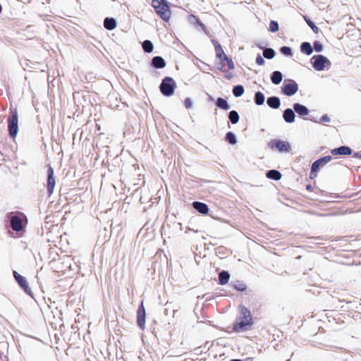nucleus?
Here are the masks:
<instances>
[{"mask_svg": "<svg viewBox=\"0 0 361 361\" xmlns=\"http://www.w3.org/2000/svg\"><path fill=\"white\" fill-rule=\"evenodd\" d=\"M152 6L156 13L165 22H169L171 17V11L166 0H152Z\"/></svg>", "mask_w": 361, "mask_h": 361, "instance_id": "f257e3e1", "label": "nucleus"}, {"mask_svg": "<svg viewBox=\"0 0 361 361\" xmlns=\"http://www.w3.org/2000/svg\"><path fill=\"white\" fill-rule=\"evenodd\" d=\"M18 116L16 109H11L10 116L8 118V128L9 135L12 138H15L18 131Z\"/></svg>", "mask_w": 361, "mask_h": 361, "instance_id": "f03ea898", "label": "nucleus"}, {"mask_svg": "<svg viewBox=\"0 0 361 361\" xmlns=\"http://www.w3.org/2000/svg\"><path fill=\"white\" fill-rule=\"evenodd\" d=\"M160 91L161 94L166 97H170L174 94L176 88L175 80L171 77H165L160 85Z\"/></svg>", "mask_w": 361, "mask_h": 361, "instance_id": "7ed1b4c3", "label": "nucleus"}, {"mask_svg": "<svg viewBox=\"0 0 361 361\" xmlns=\"http://www.w3.org/2000/svg\"><path fill=\"white\" fill-rule=\"evenodd\" d=\"M311 63L313 68L318 71L324 70L325 68L329 69L331 66V61L323 55H315L312 57Z\"/></svg>", "mask_w": 361, "mask_h": 361, "instance_id": "20e7f679", "label": "nucleus"}, {"mask_svg": "<svg viewBox=\"0 0 361 361\" xmlns=\"http://www.w3.org/2000/svg\"><path fill=\"white\" fill-rule=\"evenodd\" d=\"M331 159V156H326L315 161L312 165L310 178L312 179L316 178L317 173L319 169L324 166Z\"/></svg>", "mask_w": 361, "mask_h": 361, "instance_id": "39448f33", "label": "nucleus"}, {"mask_svg": "<svg viewBox=\"0 0 361 361\" xmlns=\"http://www.w3.org/2000/svg\"><path fill=\"white\" fill-rule=\"evenodd\" d=\"M25 216L20 213V215H12L10 217L11 227L14 231L19 232L24 229L23 220Z\"/></svg>", "mask_w": 361, "mask_h": 361, "instance_id": "423d86ee", "label": "nucleus"}, {"mask_svg": "<svg viewBox=\"0 0 361 361\" xmlns=\"http://www.w3.org/2000/svg\"><path fill=\"white\" fill-rule=\"evenodd\" d=\"M271 149H276L280 152H288L290 150V145L286 141L281 140H273L269 143Z\"/></svg>", "mask_w": 361, "mask_h": 361, "instance_id": "0eeeda50", "label": "nucleus"}, {"mask_svg": "<svg viewBox=\"0 0 361 361\" xmlns=\"http://www.w3.org/2000/svg\"><path fill=\"white\" fill-rule=\"evenodd\" d=\"M56 180L54 178V171L53 168L49 165L47 169V188L49 196H51L54 192Z\"/></svg>", "mask_w": 361, "mask_h": 361, "instance_id": "6e6552de", "label": "nucleus"}, {"mask_svg": "<svg viewBox=\"0 0 361 361\" xmlns=\"http://www.w3.org/2000/svg\"><path fill=\"white\" fill-rule=\"evenodd\" d=\"M252 324V319H246L240 317L237 319L233 324V330L235 331L240 332L246 331L249 326Z\"/></svg>", "mask_w": 361, "mask_h": 361, "instance_id": "1a4fd4ad", "label": "nucleus"}, {"mask_svg": "<svg viewBox=\"0 0 361 361\" xmlns=\"http://www.w3.org/2000/svg\"><path fill=\"white\" fill-rule=\"evenodd\" d=\"M145 318H146V312L144 307L143 301L139 305L137 311V323L138 326L144 330L145 328Z\"/></svg>", "mask_w": 361, "mask_h": 361, "instance_id": "9d476101", "label": "nucleus"}, {"mask_svg": "<svg viewBox=\"0 0 361 361\" xmlns=\"http://www.w3.org/2000/svg\"><path fill=\"white\" fill-rule=\"evenodd\" d=\"M281 90L284 94L292 96L298 92V85L294 80H290L288 83L283 85Z\"/></svg>", "mask_w": 361, "mask_h": 361, "instance_id": "9b49d317", "label": "nucleus"}, {"mask_svg": "<svg viewBox=\"0 0 361 361\" xmlns=\"http://www.w3.org/2000/svg\"><path fill=\"white\" fill-rule=\"evenodd\" d=\"M219 59V63L218 69L221 71H226V67L228 70L234 68V63L231 58H228L226 55L218 58Z\"/></svg>", "mask_w": 361, "mask_h": 361, "instance_id": "f8f14e48", "label": "nucleus"}, {"mask_svg": "<svg viewBox=\"0 0 361 361\" xmlns=\"http://www.w3.org/2000/svg\"><path fill=\"white\" fill-rule=\"evenodd\" d=\"M13 276L16 281L18 282V283L19 284V286L24 290V291L26 293L31 295L32 290L28 286L26 279L24 276L19 274L16 271H13Z\"/></svg>", "mask_w": 361, "mask_h": 361, "instance_id": "ddd939ff", "label": "nucleus"}, {"mask_svg": "<svg viewBox=\"0 0 361 361\" xmlns=\"http://www.w3.org/2000/svg\"><path fill=\"white\" fill-rule=\"evenodd\" d=\"M331 153L334 155H350L352 153V149L347 146H341L338 148H335L331 151Z\"/></svg>", "mask_w": 361, "mask_h": 361, "instance_id": "4468645a", "label": "nucleus"}, {"mask_svg": "<svg viewBox=\"0 0 361 361\" xmlns=\"http://www.w3.org/2000/svg\"><path fill=\"white\" fill-rule=\"evenodd\" d=\"M192 207L198 211L200 213L202 214H207L209 212L208 206L203 202H194L192 203Z\"/></svg>", "mask_w": 361, "mask_h": 361, "instance_id": "2eb2a0df", "label": "nucleus"}, {"mask_svg": "<svg viewBox=\"0 0 361 361\" xmlns=\"http://www.w3.org/2000/svg\"><path fill=\"white\" fill-rule=\"evenodd\" d=\"M293 109L298 114L302 116H307L309 114L308 109L298 103L294 104Z\"/></svg>", "mask_w": 361, "mask_h": 361, "instance_id": "dca6fc26", "label": "nucleus"}, {"mask_svg": "<svg viewBox=\"0 0 361 361\" xmlns=\"http://www.w3.org/2000/svg\"><path fill=\"white\" fill-rule=\"evenodd\" d=\"M152 65L156 68H163L166 66V62L162 57L154 56L152 60Z\"/></svg>", "mask_w": 361, "mask_h": 361, "instance_id": "f3484780", "label": "nucleus"}, {"mask_svg": "<svg viewBox=\"0 0 361 361\" xmlns=\"http://www.w3.org/2000/svg\"><path fill=\"white\" fill-rule=\"evenodd\" d=\"M283 117L287 123H293L295 115L291 109H287L283 111Z\"/></svg>", "mask_w": 361, "mask_h": 361, "instance_id": "a211bd4d", "label": "nucleus"}, {"mask_svg": "<svg viewBox=\"0 0 361 361\" xmlns=\"http://www.w3.org/2000/svg\"><path fill=\"white\" fill-rule=\"evenodd\" d=\"M104 26L108 30H112L116 27V21L113 18H106L104 21Z\"/></svg>", "mask_w": 361, "mask_h": 361, "instance_id": "6ab92c4d", "label": "nucleus"}, {"mask_svg": "<svg viewBox=\"0 0 361 361\" xmlns=\"http://www.w3.org/2000/svg\"><path fill=\"white\" fill-rule=\"evenodd\" d=\"M267 104L272 109H278L280 106L281 102L277 97H271L267 99Z\"/></svg>", "mask_w": 361, "mask_h": 361, "instance_id": "aec40b11", "label": "nucleus"}, {"mask_svg": "<svg viewBox=\"0 0 361 361\" xmlns=\"http://www.w3.org/2000/svg\"><path fill=\"white\" fill-rule=\"evenodd\" d=\"M283 75L280 71H274L271 76V82L275 85H279L281 83Z\"/></svg>", "mask_w": 361, "mask_h": 361, "instance_id": "412c9836", "label": "nucleus"}, {"mask_svg": "<svg viewBox=\"0 0 361 361\" xmlns=\"http://www.w3.org/2000/svg\"><path fill=\"white\" fill-rule=\"evenodd\" d=\"M230 278L229 274L226 271H222L219 274V283L221 285H225L228 282Z\"/></svg>", "mask_w": 361, "mask_h": 361, "instance_id": "4be33fe9", "label": "nucleus"}, {"mask_svg": "<svg viewBox=\"0 0 361 361\" xmlns=\"http://www.w3.org/2000/svg\"><path fill=\"white\" fill-rule=\"evenodd\" d=\"M267 177L270 179L279 180L281 178V173L277 170H270L267 173Z\"/></svg>", "mask_w": 361, "mask_h": 361, "instance_id": "5701e85b", "label": "nucleus"}, {"mask_svg": "<svg viewBox=\"0 0 361 361\" xmlns=\"http://www.w3.org/2000/svg\"><path fill=\"white\" fill-rule=\"evenodd\" d=\"M300 50L302 53L306 54L307 55H310L313 51L312 46L309 42L302 43Z\"/></svg>", "mask_w": 361, "mask_h": 361, "instance_id": "b1692460", "label": "nucleus"}, {"mask_svg": "<svg viewBox=\"0 0 361 361\" xmlns=\"http://www.w3.org/2000/svg\"><path fill=\"white\" fill-rule=\"evenodd\" d=\"M240 314L244 319H252L250 311L245 306H240Z\"/></svg>", "mask_w": 361, "mask_h": 361, "instance_id": "393cba45", "label": "nucleus"}, {"mask_svg": "<svg viewBox=\"0 0 361 361\" xmlns=\"http://www.w3.org/2000/svg\"><path fill=\"white\" fill-rule=\"evenodd\" d=\"M216 105H217L218 107H219V108H221L222 109H224V110H228V109H230L229 104H228L226 100H225L223 98H218L217 99Z\"/></svg>", "mask_w": 361, "mask_h": 361, "instance_id": "a878e982", "label": "nucleus"}, {"mask_svg": "<svg viewBox=\"0 0 361 361\" xmlns=\"http://www.w3.org/2000/svg\"><path fill=\"white\" fill-rule=\"evenodd\" d=\"M255 102L257 105H262L264 102V96L261 92H257L255 95Z\"/></svg>", "mask_w": 361, "mask_h": 361, "instance_id": "bb28decb", "label": "nucleus"}, {"mask_svg": "<svg viewBox=\"0 0 361 361\" xmlns=\"http://www.w3.org/2000/svg\"><path fill=\"white\" fill-rule=\"evenodd\" d=\"M228 118H229L230 121L233 124L237 123L239 121V115H238V112L235 111H230L229 114H228Z\"/></svg>", "mask_w": 361, "mask_h": 361, "instance_id": "cd10ccee", "label": "nucleus"}, {"mask_svg": "<svg viewBox=\"0 0 361 361\" xmlns=\"http://www.w3.org/2000/svg\"><path fill=\"white\" fill-rule=\"evenodd\" d=\"M142 48L147 53H150L153 50V44L151 41L145 40L142 43Z\"/></svg>", "mask_w": 361, "mask_h": 361, "instance_id": "c85d7f7f", "label": "nucleus"}, {"mask_svg": "<svg viewBox=\"0 0 361 361\" xmlns=\"http://www.w3.org/2000/svg\"><path fill=\"white\" fill-rule=\"evenodd\" d=\"M263 56H264V57H265L267 59H271L275 56V51L274 49H272L271 48H266L263 51Z\"/></svg>", "mask_w": 361, "mask_h": 361, "instance_id": "c756f323", "label": "nucleus"}, {"mask_svg": "<svg viewBox=\"0 0 361 361\" xmlns=\"http://www.w3.org/2000/svg\"><path fill=\"white\" fill-rule=\"evenodd\" d=\"M233 93L235 97H240L244 93V87L242 85L235 86L233 89Z\"/></svg>", "mask_w": 361, "mask_h": 361, "instance_id": "7c9ffc66", "label": "nucleus"}, {"mask_svg": "<svg viewBox=\"0 0 361 361\" xmlns=\"http://www.w3.org/2000/svg\"><path fill=\"white\" fill-rule=\"evenodd\" d=\"M214 47H215L216 56L217 58H219V57H221V56L226 55L221 46L218 42H216L214 44Z\"/></svg>", "mask_w": 361, "mask_h": 361, "instance_id": "2f4dec72", "label": "nucleus"}, {"mask_svg": "<svg viewBox=\"0 0 361 361\" xmlns=\"http://www.w3.org/2000/svg\"><path fill=\"white\" fill-rule=\"evenodd\" d=\"M233 286L235 290L241 292L245 291L247 289V286L240 281H236L233 284Z\"/></svg>", "mask_w": 361, "mask_h": 361, "instance_id": "473e14b6", "label": "nucleus"}, {"mask_svg": "<svg viewBox=\"0 0 361 361\" xmlns=\"http://www.w3.org/2000/svg\"><path fill=\"white\" fill-rule=\"evenodd\" d=\"M304 19L305 20V22L307 23V24L311 27V29L312 30V31L317 34L319 31V29L318 28L317 26H316L314 23L310 20L308 18H307L306 16H304Z\"/></svg>", "mask_w": 361, "mask_h": 361, "instance_id": "72a5a7b5", "label": "nucleus"}, {"mask_svg": "<svg viewBox=\"0 0 361 361\" xmlns=\"http://www.w3.org/2000/svg\"><path fill=\"white\" fill-rule=\"evenodd\" d=\"M226 140L231 145H235L237 142L235 135L231 132L226 133Z\"/></svg>", "mask_w": 361, "mask_h": 361, "instance_id": "f704fd0d", "label": "nucleus"}, {"mask_svg": "<svg viewBox=\"0 0 361 361\" xmlns=\"http://www.w3.org/2000/svg\"><path fill=\"white\" fill-rule=\"evenodd\" d=\"M269 30L271 32H276L279 30V24L276 21L271 20L269 23Z\"/></svg>", "mask_w": 361, "mask_h": 361, "instance_id": "c9c22d12", "label": "nucleus"}, {"mask_svg": "<svg viewBox=\"0 0 361 361\" xmlns=\"http://www.w3.org/2000/svg\"><path fill=\"white\" fill-rule=\"evenodd\" d=\"M280 51L286 55V56H291L292 55V51L291 49L288 47H282L280 49Z\"/></svg>", "mask_w": 361, "mask_h": 361, "instance_id": "e433bc0d", "label": "nucleus"}, {"mask_svg": "<svg viewBox=\"0 0 361 361\" xmlns=\"http://www.w3.org/2000/svg\"><path fill=\"white\" fill-rule=\"evenodd\" d=\"M313 45H314V49L316 51L319 52V51H322L323 46L319 42H318V41L314 42Z\"/></svg>", "mask_w": 361, "mask_h": 361, "instance_id": "4c0bfd02", "label": "nucleus"}, {"mask_svg": "<svg viewBox=\"0 0 361 361\" xmlns=\"http://www.w3.org/2000/svg\"><path fill=\"white\" fill-rule=\"evenodd\" d=\"M184 105L186 109H190L192 106V102L190 98H186L184 100Z\"/></svg>", "mask_w": 361, "mask_h": 361, "instance_id": "58836bf2", "label": "nucleus"}, {"mask_svg": "<svg viewBox=\"0 0 361 361\" xmlns=\"http://www.w3.org/2000/svg\"><path fill=\"white\" fill-rule=\"evenodd\" d=\"M256 63L259 66H262V65L264 64V60L263 57L260 54L257 55V56L256 58Z\"/></svg>", "mask_w": 361, "mask_h": 361, "instance_id": "ea45409f", "label": "nucleus"}, {"mask_svg": "<svg viewBox=\"0 0 361 361\" xmlns=\"http://www.w3.org/2000/svg\"><path fill=\"white\" fill-rule=\"evenodd\" d=\"M228 71H229L228 69V70L226 69V71H224L225 73L224 76L226 79L231 80L233 78V75L232 74V73L229 72Z\"/></svg>", "mask_w": 361, "mask_h": 361, "instance_id": "a19ab883", "label": "nucleus"}, {"mask_svg": "<svg viewBox=\"0 0 361 361\" xmlns=\"http://www.w3.org/2000/svg\"><path fill=\"white\" fill-rule=\"evenodd\" d=\"M321 121L323 122H329L330 118L329 117V116L327 114H324L321 117Z\"/></svg>", "mask_w": 361, "mask_h": 361, "instance_id": "79ce46f5", "label": "nucleus"}, {"mask_svg": "<svg viewBox=\"0 0 361 361\" xmlns=\"http://www.w3.org/2000/svg\"><path fill=\"white\" fill-rule=\"evenodd\" d=\"M307 189L308 190H310V191H311V190H312V186H311L310 185H307Z\"/></svg>", "mask_w": 361, "mask_h": 361, "instance_id": "37998d69", "label": "nucleus"}, {"mask_svg": "<svg viewBox=\"0 0 361 361\" xmlns=\"http://www.w3.org/2000/svg\"><path fill=\"white\" fill-rule=\"evenodd\" d=\"M197 21L198 24H200V25H202V23L200 21V20H199V19H197Z\"/></svg>", "mask_w": 361, "mask_h": 361, "instance_id": "c03bdc74", "label": "nucleus"}, {"mask_svg": "<svg viewBox=\"0 0 361 361\" xmlns=\"http://www.w3.org/2000/svg\"><path fill=\"white\" fill-rule=\"evenodd\" d=\"M231 361H242L241 360H238V359H233V360H231Z\"/></svg>", "mask_w": 361, "mask_h": 361, "instance_id": "a18cd8bd", "label": "nucleus"}, {"mask_svg": "<svg viewBox=\"0 0 361 361\" xmlns=\"http://www.w3.org/2000/svg\"><path fill=\"white\" fill-rule=\"evenodd\" d=\"M2 358V354L0 353V360Z\"/></svg>", "mask_w": 361, "mask_h": 361, "instance_id": "49530a36", "label": "nucleus"}]
</instances>
